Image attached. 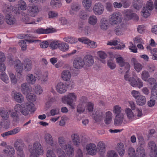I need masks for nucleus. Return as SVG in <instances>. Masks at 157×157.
I'll list each match as a JSON object with an SVG mask.
<instances>
[{"instance_id":"1","label":"nucleus","mask_w":157,"mask_h":157,"mask_svg":"<svg viewBox=\"0 0 157 157\" xmlns=\"http://www.w3.org/2000/svg\"><path fill=\"white\" fill-rule=\"evenodd\" d=\"M14 111L11 109L8 110L9 114L13 118L17 117L18 113H20L24 116L28 115L29 112H33L35 110V105L29 102L18 104L14 106Z\"/></svg>"},{"instance_id":"2","label":"nucleus","mask_w":157,"mask_h":157,"mask_svg":"<svg viewBox=\"0 0 157 157\" xmlns=\"http://www.w3.org/2000/svg\"><path fill=\"white\" fill-rule=\"evenodd\" d=\"M58 144L61 147L58 149L57 153L59 157H67L65 152L69 157H73L75 155L74 148L71 145V142L69 141L67 143L65 139L63 136L59 137L58 139Z\"/></svg>"},{"instance_id":"3","label":"nucleus","mask_w":157,"mask_h":157,"mask_svg":"<svg viewBox=\"0 0 157 157\" xmlns=\"http://www.w3.org/2000/svg\"><path fill=\"white\" fill-rule=\"evenodd\" d=\"M27 8V5L25 1L23 0L18 1L16 6L13 7V10L14 13L17 14H20L23 17L22 20L26 24H35L36 22L34 20L29 17L27 14L23 11L25 10Z\"/></svg>"},{"instance_id":"4","label":"nucleus","mask_w":157,"mask_h":157,"mask_svg":"<svg viewBox=\"0 0 157 157\" xmlns=\"http://www.w3.org/2000/svg\"><path fill=\"white\" fill-rule=\"evenodd\" d=\"M93 115V118L96 122L101 120L103 117L104 121L106 124L111 123L113 121V114L110 111L102 112L100 110L95 111Z\"/></svg>"},{"instance_id":"5","label":"nucleus","mask_w":157,"mask_h":157,"mask_svg":"<svg viewBox=\"0 0 157 157\" xmlns=\"http://www.w3.org/2000/svg\"><path fill=\"white\" fill-rule=\"evenodd\" d=\"M77 95L75 92H70L62 97L61 102L69 106L72 109H74L76 107V102L77 100Z\"/></svg>"},{"instance_id":"6","label":"nucleus","mask_w":157,"mask_h":157,"mask_svg":"<svg viewBox=\"0 0 157 157\" xmlns=\"http://www.w3.org/2000/svg\"><path fill=\"white\" fill-rule=\"evenodd\" d=\"M29 148L30 153L29 157H37L38 155L44 154V150L39 142L35 143L33 145L29 146Z\"/></svg>"},{"instance_id":"7","label":"nucleus","mask_w":157,"mask_h":157,"mask_svg":"<svg viewBox=\"0 0 157 157\" xmlns=\"http://www.w3.org/2000/svg\"><path fill=\"white\" fill-rule=\"evenodd\" d=\"M124 78L125 80L128 81L129 84L134 87H137L140 89L143 86V81L138 77H130L129 74H126L124 75Z\"/></svg>"},{"instance_id":"8","label":"nucleus","mask_w":157,"mask_h":157,"mask_svg":"<svg viewBox=\"0 0 157 157\" xmlns=\"http://www.w3.org/2000/svg\"><path fill=\"white\" fill-rule=\"evenodd\" d=\"M153 9V3L151 1L147 2L145 6L143 7L140 12L141 15L143 17L147 18L151 14V11Z\"/></svg>"},{"instance_id":"9","label":"nucleus","mask_w":157,"mask_h":157,"mask_svg":"<svg viewBox=\"0 0 157 157\" xmlns=\"http://www.w3.org/2000/svg\"><path fill=\"white\" fill-rule=\"evenodd\" d=\"M122 20L121 14L119 12L113 13L109 16V22L112 25L119 24Z\"/></svg>"},{"instance_id":"10","label":"nucleus","mask_w":157,"mask_h":157,"mask_svg":"<svg viewBox=\"0 0 157 157\" xmlns=\"http://www.w3.org/2000/svg\"><path fill=\"white\" fill-rule=\"evenodd\" d=\"M93 10L94 13L97 15L102 14L104 10L103 5L100 2L95 4L93 6Z\"/></svg>"},{"instance_id":"11","label":"nucleus","mask_w":157,"mask_h":157,"mask_svg":"<svg viewBox=\"0 0 157 157\" xmlns=\"http://www.w3.org/2000/svg\"><path fill=\"white\" fill-rule=\"evenodd\" d=\"M0 145L6 148V149L3 150L4 153L8 155L10 157H14L13 155L15 151L13 147L11 146H7L6 142H2Z\"/></svg>"},{"instance_id":"12","label":"nucleus","mask_w":157,"mask_h":157,"mask_svg":"<svg viewBox=\"0 0 157 157\" xmlns=\"http://www.w3.org/2000/svg\"><path fill=\"white\" fill-rule=\"evenodd\" d=\"M148 148L150 150V155L151 157H157V146L153 141H150L148 144Z\"/></svg>"},{"instance_id":"13","label":"nucleus","mask_w":157,"mask_h":157,"mask_svg":"<svg viewBox=\"0 0 157 157\" xmlns=\"http://www.w3.org/2000/svg\"><path fill=\"white\" fill-rule=\"evenodd\" d=\"M83 60L84 63V68L88 69L92 66L94 63V59L93 56L90 55H87L84 56Z\"/></svg>"},{"instance_id":"14","label":"nucleus","mask_w":157,"mask_h":157,"mask_svg":"<svg viewBox=\"0 0 157 157\" xmlns=\"http://www.w3.org/2000/svg\"><path fill=\"white\" fill-rule=\"evenodd\" d=\"M126 123L124 114L115 115L114 119V124L115 125L120 126Z\"/></svg>"},{"instance_id":"15","label":"nucleus","mask_w":157,"mask_h":157,"mask_svg":"<svg viewBox=\"0 0 157 157\" xmlns=\"http://www.w3.org/2000/svg\"><path fill=\"white\" fill-rule=\"evenodd\" d=\"M87 153L91 155H95L97 153L96 146L94 143L87 144L86 147Z\"/></svg>"},{"instance_id":"16","label":"nucleus","mask_w":157,"mask_h":157,"mask_svg":"<svg viewBox=\"0 0 157 157\" xmlns=\"http://www.w3.org/2000/svg\"><path fill=\"white\" fill-rule=\"evenodd\" d=\"M127 29L126 24H121L120 25L116 26L114 29L115 33L117 36L123 35Z\"/></svg>"},{"instance_id":"17","label":"nucleus","mask_w":157,"mask_h":157,"mask_svg":"<svg viewBox=\"0 0 157 157\" xmlns=\"http://www.w3.org/2000/svg\"><path fill=\"white\" fill-rule=\"evenodd\" d=\"M78 40V41L87 44L89 48H95L97 47V45L95 42L93 41H91L86 38H79Z\"/></svg>"},{"instance_id":"18","label":"nucleus","mask_w":157,"mask_h":157,"mask_svg":"<svg viewBox=\"0 0 157 157\" xmlns=\"http://www.w3.org/2000/svg\"><path fill=\"white\" fill-rule=\"evenodd\" d=\"M84 64L83 59L81 57L76 58L73 61V66L76 69L84 68Z\"/></svg>"},{"instance_id":"19","label":"nucleus","mask_w":157,"mask_h":157,"mask_svg":"<svg viewBox=\"0 0 157 157\" xmlns=\"http://www.w3.org/2000/svg\"><path fill=\"white\" fill-rule=\"evenodd\" d=\"M124 14L125 18L128 20L132 19L135 21L139 19V17L136 13H132L130 10H126L124 12Z\"/></svg>"},{"instance_id":"20","label":"nucleus","mask_w":157,"mask_h":157,"mask_svg":"<svg viewBox=\"0 0 157 157\" xmlns=\"http://www.w3.org/2000/svg\"><path fill=\"white\" fill-rule=\"evenodd\" d=\"M11 96L17 102L21 103L24 101V98L20 92L13 91L11 93Z\"/></svg>"},{"instance_id":"21","label":"nucleus","mask_w":157,"mask_h":157,"mask_svg":"<svg viewBox=\"0 0 157 157\" xmlns=\"http://www.w3.org/2000/svg\"><path fill=\"white\" fill-rule=\"evenodd\" d=\"M39 7L36 5H33L30 7L28 10V13L29 16L34 17L36 16L39 12Z\"/></svg>"},{"instance_id":"22","label":"nucleus","mask_w":157,"mask_h":157,"mask_svg":"<svg viewBox=\"0 0 157 157\" xmlns=\"http://www.w3.org/2000/svg\"><path fill=\"white\" fill-rule=\"evenodd\" d=\"M131 62L136 71L139 72L142 70L143 68V66L141 64L138 62L136 58H132L131 59Z\"/></svg>"},{"instance_id":"23","label":"nucleus","mask_w":157,"mask_h":157,"mask_svg":"<svg viewBox=\"0 0 157 157\" xmlns=\"http://www.w3.org/2000/svg\"><path fill=\"white\" fill-rule=\"evenodd\" d=\"M57 92L60 94L65 93L67 90V88L65 84L62 82H58L56 86Z\"/></svg>"},{"instance_id":"24","label":"nucleus","mask_w":157,"mask_h":157,"mask_svg":"<svg viewBox=\"0 0 157 157\" xmlns=\"http://www.w3.org/2000/svg\"><path fill=\"white\" fill-rule=\"evenodd\" d=\"M71 138L72 142L74 146L78 147L81 145V140L78 134L75 133L72 134Z\"/></svg>"},{"instance_id":"25","label":"nucleus","mask_w":157,"mask_h":157,"mask_svg":"<svg viewBox=\"0 0 157 157\" xmlns=\"http://www.w3.org/2000/svg\"><path fill=\"white\" fill-rule=\"evenodd\" d=\"M109 21L105 18H101L99 22V26L100 29L103 30H106L109 27Z\"/></svg>"},{"instance_id":"26","label":"nucleus","mask_w":157,"mask_h":157,"mask_svg":"<svg viewBox=\"0 0 157 157\" xmlns=\"http://www.w3.org/2000/svg\"><path fill=\"white\" fill-rule=\"evenodd\" d=\"M97 152L100 154H103L105 152V145L102 141L99 142L96 146Z\"/></svg>"},{"instance_id":"27","label":"nucleus","mask_w":157,"mask_h":157,"mask_svg":"<svg viewBox=\"0 0 157 157\" xmlns=\"http://www.w3.org/2000/svg\"><path fill=\"white\" fill-rule=\"evenodd\" d=\"M41 78V75L40 74L37 75L36 77L32 74H29L26 77L27 81L30 84H33L37 79L40 80Z\"/></svg>"},{"instance_id":"28","label":"nucleus","mask_w":157,"mask_h":157,"mask_svg":"<svg viewBox=\"0 0 157 157\" xmlns=\"http://www.w3.org/2000/svg\"><path fill=\"white\" fill-rule=\"evenodd\" d=\"M21 89L23 94L27 95L29 94L32 91L31 86L26 83H23L21 85Z\"/></svg>"},{"instance_id":"29","label":"nucleus","mask_w":157,"mask_h":157,"mask_svg":"<svg viewBox=\"0 0 157 157\" xmlns=\"http://www.w3.org/2000/svg\"><path fill=\"white\" fill-rule=\"evenodd\" d=\"M110 57L112 58H116V62L120 67L122 66L125 62L124 60L121 56L118 54H113L112 53L110 54Z\"/></svg>"},{"instance_id":"30","label":"nucleus","mask_w":157,"mask_h":157,"mask_svg":"<svg viewBox=\"0 0 157 157\" xmlns=\"http://www.w3.org/2000/svg\"><path fill=\"white\" fill-rule=\"evenodd\" d=\"M23 145L21 143L15 144L16 149L17 151V157H25L23 151Z\"/></svg>"},{"instance_id":"31","label":"nucleus","mask_w":157,"mask_h":157,"mask_svg":"<svg viewBox=\"0 0 157 157\" xmlns=\"http://www.w3.org/2000/svg\"><path fill=\"white\" fill-rule=\"evenodd\" d=\"M125 112L128 120L133 121L135 119V116L131 109L127 107L125 109Z\"/></svg>"},{"instance_id":"32","label":"nucleus","mask_w":157,"mask_h":157,"mask_svg":"<svg viewBox=\"0 0 157 157\" xmlns=\"http://www.w3.org/2000/svg\"><path fill=\"white\" fill-rule=\"evenodd\" d=\"M116 149L121 157H123L125 153V148L123 143H118L117 144Z\"/></svg>"},{"instance_id":"33","label":"nucleus","mask_w":157,"mask_h":157,"mask_svg":"<svg viewBox=\"0 0 157 157\" xmlns=\"http://www.w3.org/2000/svg\"><path fill=\"white\" fill-rule=\"evenodd\" d=\"M5 20L6 23L9 25H13L16 22L15 18L12 15H6L5 17Z\"/></svg>"},{"instance_id":"34","label":"nucleus","mask_w":157,"mask_h":157,"mask_svg":"<svg viewBox=\"0 0 157 157\" xmlns=\"http://www.w3.org/2000/svg\"><path fill=\"white\" fill-rule=\"evenodd\" d=\"M14 68L17 72L22 75L21 73L23 69V64L21 62L18 60H17L14 63Z\"/></svg>"},{"instance_id":"35","label":"nucleus","mask_w":157,"mask_h":157,"mask_svg":"<svg viewBox=\"0 0 157 157\" xmlns=\"http://www.w3.org/2000/svg\"><path fill=\"white\" fill-rule=\"evenodd\" d=\"M61 77L63 80L65 81H68L71 78V74L69 71L64 70L62 72Z\"/></svg>"},{"instance_id":"36","label":"nucleus","mask_w":157,"mask_h":157,"mask_svg":"<svg viewBox=\"0 0 157 157\" xmlns=\"http://www.w3.org/2000/svg\"><path fill=\"white\" fill-rule=\"evenodd\" d=\"M0 116L3 120H7L9 117L8 110L7 111L4 107L0 108Z\"/></svg>"},{"instance_id":"37","label":"nucleus","mask_w":157,"mask_h":157,"mask_svg":"<svg viewBox=\"0 0 157 157\" xmlns=\"http://www.w3.org/2000/svg\"><path fill=\"white\" fill-rule=\"evenodd\" d=\"M21 128L19 127H17L13 129L8 132L4 133L2 134V136L3 137L9 135H12L15 134L19 132L21 130Z\"/></svg>"},{"instance_id":"38","label":"nucleus","mask_w":157,"mask_h":157,"mask_svg":"<svg viewBox=\"0 0 157 157\" xmlns=\"http://www.w3.org/2000/svg\"><path fill=\"white\" fill-rule=\"evenodd\" d=\"M53 32V29H45L40 28L34 31V33L38 34H47Z\"/></svg>"},{"instance_id":"39","label":"nucleus","mask_w":157,"mask_h":157,"mask_svg":"<svg viewBox=\"0 0 157 157\" xmlns=\"http://www.w3.org/2000/svg\"><path fill=\"white\" fill-rule=\"evenodd\" d=\"M45 140L47 144L53 147L55 145V144L53 139L51 135L48 133L46 134L44 136Z\"/></svg>"},{"instance_id":"40","label":"nucleus","mask_w":157,"mask_h":157,"mask_svg":"<svg viewBox=\"0 0 157 157\" xmlns=\"http://www.w3.org/2000/svg\"><path fill=\"white\" fill-rule=\"evenodd\" d=\"M13 7L11 6L4 3L2 7V10L4 13L8 14V13H11L13 11Z\"/></svg>"},{"instance_id":"41","label":"nucleus","mask_w":157,"mask_h":157,"mask_svg":"<svg viewBox=\"0 0 157 157\" xmlns=\"http://www.w3.org/2000/svg\"><path fill=\"white\" fill-rule=\"evenodd\" d=\"M145 152L144 148L141 146L138 147L136 150V157H145Z\"/></svg>"},{"instance_id":"42","label":"nucleus","mask_w":157,"mask_h":157,"mask_svg":"<svg viewBox=\"0 0 157 157\" xmlns=\"http://www.w3.org/2000/svg\"><path fill=\"white\" fill-rule=\"evenodd\" d=\"M24 66L23 69L26 71H30L32 67V62L31 61L27 59L24 61L22 63Z\"/></svg>"},{"instance_id":"43","label":"nucleus","mask_w":157,"mask_h":157,"mask_svg":"<svg viewBox=\"0 0 157 157\" xmlns=\"http://www.w3.org/2000/svg\"><path fill=\"white\" fill-rule=\"evenodd\" d=\"M81 6L80 5L76 4H73L71 6V9L70 10V13L72 15H73L80 9Z\"/></svg>"},{"instance_id":"44","label":"nucleus","mask_w":157,"mask_h":157,"mask_svg":"<svg viewBox=\"0 0 157 157\" xmlns=\"http://www.w3.org/2000/svg\"><path fill=\"white\" fill-rule=\"evenodd\" d=\"M50 5L53 8H59L62 5L61 2L60 0H52Z\"/></svg>"},{"instance_id":"45","label":"nucleus","mask_w":157,"mask_h":157,"mask_svg":"<svg viewBox=\"0 0 157 157\" xmlns=\"http://www.w3.org/2000/svg\"><path fill=\"white\" fill-rule=\"evenodd\" d=\"M136 101L138 105H143L146 102V98L144 96L141 95L136 99Z\"/></svg>"},{"instance_id":"46","label":"nucleus","mask_w":157,"mask_h":157,"mask_svg":"<svg viewBox=\"0 0 157 157\" xmlns=\"http://www.w3.org/2000/svg\"><path fill=\"white\" fill-rule=\"evenodd\" d=\"M122 111V109L120 105H116L113 106V111L115 115L123 114Z\"/></svg>"},{"instance_id":"47","label":"nucleus","mask_w":157,"mask_h":157,"mask_svg":"<svg viewBox=\"0 0 157 157\" xmlns=\"http://www.w3.org/2000/svg\"><path fill=\"white\" fill-rule=\"evenodd\" d=\"M91 0H83L82 5L83 7L87 10L90 11V8L92 6Z\"/></svg>"},{"instance_id":"48","label":"nucleus","mask_w":157,"mask_h":157,"mask_svg":"<svg viewBox=\"0 0 157 157\" xmlns=\"http://www.w3.org/2000/svg\"><path fill=\"white\" fill-rule=\"evenodd\" d=\"M64 41L71 44H74L78 40L76 38L72 36H66L63 38Z\"/></svg>"},{"instance_id":"49","label":"nucleus","mask_w":157,"mask_h":157,"mask_svg":"<svg viewBox=\"0 0 157 157\" xmlns=\"http://www.w3.org/2000/svg\"><path fill=\"white\" fill-rule=\"evenodd\" d=\"M69 48V45L65 42H59V49L62 52L67 51Z\"/></svg>"},{"instance_id":"50","label":"nucleus","mask_w":157,"mask_h":157,"mask_svg":"<svg viewBox=\"0 0 157 157\" xmlns=\"http://www.w3.org/2000/svg\"><path fill=\"white\" fill-rule=\"evenodd\" d=\"M59 110L58 108H54L51 109L49 112L46 113V114L47 117L51 116H55L59 114Z\"/></svg>"},{"instance_id":"51","label":"nucleus","mask_w":157,"mask_h":157,"mask_svg":"<svg viewBox=\"0 0 157 157\" xmlns=\"http://www.w3.org/2000/svg\"><path fill=\"white\" fill-rule=\"evenodd\" d=\"M121 70H123L125 72V74H129L128 72L130 68V65L127 62H125L122 66H120Z\"/></svg>"},{"instance_id":"52","label":"nucleus","mask_w":157,"mask_h":157,"mask_svg":"<svg viewBox=\"0 0 157 157\" xmlns=\"http://www.w3.org/2000/svg\"><path fill=\"white\" fill-rule=\"evenodd\" d=\"M142 2L141 0H134L133 6L134 8L137 10H139L142 6Z\"/></svg>"},{"instance_id":"53","label":"nucleus","mask_w":157,"mask_h":157,"mask_svg":"<svg viewBox=\"0 0 157 157\" xmlns=\"http://www.w3.org/2000/svg\"><path fill=\"white\" fill-rule=\"evenodd\" d=\"M47 15L48 18L51 19H54L59 16V14L57 12L52 10L48 12Z\"/></svg>"},{"instance_id":"54","label":"nucleus","mask_w":157,"mask_h":157,"mask_svg":"<svg viewBox=\"0 0 157 157\" xmlns=\"http://www.w3.org/2000/svg\"><path fill=\"white\" fill-rule=\"evenodd\" d=\"M150 76L149 72L146 70H144L141 73L140 77L144 81L147 82Z\"/></svg>"},{"instance_id":"55","label":"nucleus","mask_w":157,"mask_h":157,"mask_svg":"<svg viewBox=\"0 0 157 157\" xmlns=\"http://www.w3.org/2000/svg\"><path fill=\"white\" fill-rule=\"evenodd\" d=\"M86 111L85 106L83 104L79 103L77 107V111L79 113L85 112Z\"/></svg>"},{"instance_id":"56","label":"nucleus","mask_w":157,"mask_h":157,"mask_svg":"<svg viewBox=\"0 0 157 157\" xmlns=\"http://www.w3.org/2000/svg\"><path fill=\"white\" fill-rule=\"evenodd\" d=\"M97 22L98 19L96 16L93 15L89 17L88 19V22L90 25H95Z\"/></svg>"},{"instance_id":"57","label":"nucleus","mask_w":157,"mask_h":157,"mask_svg":"<svg viewBox=\"0 0 157 157\" xmlns=\"http://www.w3.org/2000/svg\"><path fill=\"white\" fill-rule=\"evenodd\" d=\"M110 59L107 61V65L108 67L112 70L114 69L116 67L115 63L113 62L114 58H112L110 57Z\"/></svg>"},{"instance_id":"58","label":"nucleus","mask_w":157,"mask_h":157,"mask_svg":"<svg viewBox=\"0 0 157 157\" xmlns=\"http://www.w3.org/2000/svg\"><path fill=\"white\" fill-rule=\"evenodd\" d=\"M150 98L152 99H157V87L153 86L151 90Z\"/></svg>"},{"instance_id":"59","label":"nucleus","mask_w":157,"mask_h":157,"mask_svg":"<svg viewBox=\"0 0 157 157\" xmlns=\"http://www.w3.org/2000/svg\"><path fill=\"white\" fill-rule=\"evenodd\" d=\"M59 42L57 40L52 41L49 45V47L52 49H56L59 48Z\"/></svg>"},{"instance_id":"60","label":"nucleus","mask_w":157,"mask_h":157,"mask_svg":"<svg viewBox=\"0 0 157 157\" xmlns=\"http://www.w3.org/2000/svg\"><path fill=\"white\" fill-rule=\"evenodd\" d=\"M26 98L27 100L30 101V102H29V103H32V104L33 103L32 102H35L36 100V96L33 94H28L27 95ZM33 104L34 105V104Z\"/></svg>"},{"instance_id":"61","label":"nucleus","mask_w":157,"mask_h":157,"mask_svg":"<svg viewBox=\"0 0 157 157\" xmlns=\"http://www.w3.org/2000/svg\"><path fill=\"white\" fill-rule=\"evenodd\" d=\"M94 103L91 102H88L86 103L85 108L86 110H88L89 112H92L94 109Z\"/></svg>"},{"instance_id":"62","label":"nucleus","mask_w":157,"mask_h":157,"mask_svg":"<svg viewBox=\"0 0 157 157\" xmlns=\"http://www.w3.org/2000/svg\"><path fill=\"white\" fill-rule=\"evenodd\" d=\"M107 157H118V155L114 150H111L108 151L106 154Z\"/></svg>"},{"instance_id":"63","label":"nucleus","mask_w":157,"mask_h":157,"mask_svg":"<svg viewBox=\"0 0 157 157\" xmlns=\"http://www.w3.org/2000/svg\"><path fill=\"white\" fill-rule=\"evenodd\" d=\"M127 154L129 157H136L135 150L132 147L129 148L127 151Z\"/></svg>"},{"instance_id":"64","label":"nucleus","mask_w":157,"mask_h":157,"mask_svg":"<svg viewBox=\"0 0 157 157\" xmlns=\"http://www.w3.org/2000/svg\"><path fill=\"white\" fill-rule=\"evenodd\" d=\"M47 157H56L53 149L52 148H48L46 153Z\"/></svg>"}]
</instances>
